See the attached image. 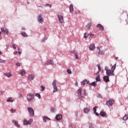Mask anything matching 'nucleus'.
<instances>
[{"label": "nucleus", "mask_w": 128, "mask_h": 128, "mask_svg": "<svg viewBox=\"0 0 128 128\" xmlns=\"http://www.w3.org/2000/svg\"><path fill=\"white\" fill-rule=\"evenodd\" d=\"M96 28H99V30H100L101 31H103V30H104V26H102V24H98L97 26H96Z\"/></svg>", "instance_id": "1a4fd4ad"}, {"label": "nucleus", "mask_w": 128, "mask_h": 128, "mask_svg": "<svg viewBox=\"0 0 128 128\" xmlns=\"http://www.w3.org/2000/svg\"><path fill=\"white\" fill-rule=\"evenodd\" d=\"M84 38H88V36H86V32L84 33Z\"/></svg>", "instance_id": "f704fd0d"}, {"label": "nucleus", "mask_w": 128, "mask_h": 128, "mask_svg": "<svg viewBox=\"0 0 128 128\" xmlns=\"http://www.w3.org/2000/svg\"><path fill=\"white\" fill-rule=\"evenodd\" d=\"M1 32H4V34H8V29L6 28H2Z\"/></svg>", "instance_id": "ddd939ff"}, {"label": "nucleus", "mask_w": 128, "mask_h": 128, "mask_svg": "<svg viewBox=\"0 0 128 128\" xmlns=\"http://www.w3.org/2000/svg\"><path fill=\"white\" fill-rule=\"evenodd\" d=\"M35 96H37V98H38L40 100V98H41L40 94L36 93L35 94Z\"/></svg>", "instance_id": "2f4dec72"}, {"label": "nucleus", "mask_w": 128, "mask_h": 128, "mask_svg": "<svg viewBox=\"0 0 128 128\" xmlns=\"http://www.w3.org/2000/svg\"><path fill=\"white\" fill-rule=\"evenodd\" d=\"M12 122L14 124L15 126H17V128H20V124H18V123L17 122L16 120H13Z\"/></svg>", "instance_id": "aec40b11"}, {"label": "nucleus", "mask_w": 128, "mask_h": 128, "mask_svg": "<svg viewBox=\"0 0 128 128\" xmlns=\"http://www.w3.org/2000/svg\"><path fill=\"white\" fill-rule=\"evenodd\" d=\"M58 18L60 22V24H62V22H64V16H62V15L58 14Z\"/></svg>", "instance_id": "6e6552de"}, {"label": "nucleus", "mask_w": 128, "mask_h": 128, "mask_svg": "<svg viewBox=\"0 0 128 128\" xmlns=\"http://www.w3.org/2000/svg\"><path fill=\"white\" fill-rule=\"evenodd\" d=\"M22 30H26V28H25L24 27H22Z\"/></svg>", "instance_id": "8fccbe9b"}, {"label": "nucleus", "mask_w": 128, "mask_h": 128, "mask_svg": "<svg viewBox=\"0 0 128 128\" xmlns=\"http://www.w3.org/2000/svg\"><path fill=\"white\" fill-rule=\"evenodd\" d=\"M52 86L54 88L53 92H56L58 90V87L56 86V80H54L52 83Z\"/></svg>", "instance_id": "7ed1b4c3"}, {"label": "nucleus", "mask_w": 128, "mask_h": 128, "mask_svg": "<svg viewBox=\"0 0 128 128\" xmlns=\"http://www.w3.org/2000/svg\"><path fill=\"white\" fill-rule=\"evenodd\" d=\"M18 51L20 52V48H18Z\"/></svg>", "instance_id": "4d7b16f0"}, {"label": "nucleus", "mask_w": 128, "mask_h": 128, "mask_svg": "<svg viewBox=\"0 0 128 128\" xmlns=\"http://www.w3.org/2000/svg\"><path fill=\"white\" fill-rule=\"evenodd\" d=\"M50 110H51V112H56V108H52Z\"/></svg>", "instance_id": "c9c22d12"}, {"label": "nucleus", "mask_w": 128, "mask_h": 128, "mask_svg": "<svg viewBox=\"0 0 128 128\" xmlns=\"http://www.w3.org/2000/svg\"><path fill=\"white\" fill-rule=\"evenodd\" d=\"M89 84H90V86H96V82H94Z\"/></svg>", "instance_id": "c85d7f7f"}, {"label": "nucleus", "mask_w": 128, "mask_h": 128, "mask_svg": "<svg viewBox=\"0 0 128 128\" xmlns=\"http://www.w3.org/2000/svg\"><path fill=\"white\" fill-rule=\"evenodd\" d=\"M43 120H44V122H46V117H44Z\"/></svg>", "instance_id": "a18cd8bd"}, {"label": "nucleus", "mask_w": 128, "mask_h": 128, "mask_svg": "<svg viewBox=\"0 0 128 128\" xmlns=\"http://www.w3.org/2000/svg\"><path fill=\"white\" fill-rule=\"evenodd\" d=\"M96 108H98V106H95L93 108V110L94 112V113L96 112Z\"/></svg>", "instance_id": "72a5a7b5"}, {"label": "nucleus", "mask_w": 128, "mask_h": 128, "mask_svg": "<svg viewBox=\"0 0 128 128\" xmlns=\"http://www.w3.org/2000/svg\"><path fill=\"white\" fill-rule=\"evenodd\" d=\"M28 110L30 114V116H34V109H32V107H28Z\"/></svg>", "instance_id": "20e7f679"}, {"label": "nucleus", "mask_w": 128, "mask_h": 128, "mask_svg": "<svg viewBox=\"0 0 128 128\" xmlns=\"http://www.w3.org/2000/svg\"><path fill=\"white\" fill-rule=\"evenodd\" d=\"M46 6H48L49 8H52V5L51 4H46Z\"/></svg>", "instance_id": "de8ad7c7"}, {"label": "nucleus", "mask_w": 128, "mask_h": 128, "mask_svg": "<svg viewBox=\"0 0 128 128\" xmlns=\"http://www.w3.org/2000/svg\"><path fill=\"white\" fill-rule=\"evenodd\" d=\"M128 120V115L126 114L124 117H123V120Z\"/></svg>", "instance_id": "c756f323"}, {"label": "nucleus", "mask_w": 128, "mask_h": 128, "mask_svg": "<svg viewBox=\"0 0 128 128\" xmlns=\"http://www.w3.org/2000/svg\"><path fill=\"white\" fill-rule=\"evenodd\" d=\"M72 52H74V50Z\"/></svg>", "instance_id": "338daca9"}, {"label": "nucleus", "mask_w": 128, "mask_h": 128, "mask_svg": "<svg viewBox=\"0 0 128 128\" xmlns=\"http://www.w3.org/2000/svg\"><path fill=\"white\" fill-rule=\"evenodd\" d=\"M0 54H2V52L0 51Z\"/></svg>", "instance_id": "e2e57ef3"}, {"label": "nucleus", "mask_w": 128, "mask_h": 128, "mask_svg": "<svg viewBox=\"0 0 128 128\" xmlns=\"http://www.w3.org/2000/svg\"><path fill=\"white\" fill-rule=\"evenodd\" d=\"M12 46L13 48H14V50H16V44H13L12 45Z\"/></svg>", "instance_id": "a19ab883"}, {"label": "nucleus", "mask_w": 128, "mask_h": 128, "mask_svg": "<svg viewBox=\"0 0 128 128\" xmlns=\"http://www.w3.org/2000/svg\"><path fill=\"white\" fill-rule=\"evenodd\" d=\"M77 94H78V96H79L80 98H82V89L79 88L77 90Z\"/></svg>", "instance_id": "dca6fc26"}, {"label": "nucleus", "mask_w": 128, "mask_h": 128, "mask_svg": "<svg viewBox=\"0 0 128 128\" xmlns=\"http://www.w3.org/2000/svg\"><path fill=\"white\" fill-rule=\"evenodd\" d=\"M76 14H78V12H76Z\"/></svg>", "instance_id": "bf43d9fd"}, {"label": "nucleus", "mask_w": 128, "mask_h": 128, "mask_svg": "<svg viewBox=\"0 0 128 128\" xmlns=\"http://www.w3.org/2000/svg\"><path fill=\"white\" fill-rule=\"evenodd\" d=\"M20 64H22L20 63H16V66H20Z\"/></svg>", "instance_id": "79ce46f5"}, {"label": "nucleus", "mask_w": 128, "mask_h": 128, "mask_svg": "<svg viewBox=\"0 0 128 128\" xmlns=\"http://www.w3.org/2000/svg\"><path fill=\"white\" fill-rule=\"evenodd\" d=\"M94 114H96V116H98V112H95V113H94Z\"/></svg>", "instance_id": "603ef678"}, {"label": "nucleus", "mask_w": 128, "mask_h": 128, "mask_svg": "<svg viewBox=\"0 0 128 128\" xmlns=\"http://www.w3.org/2000/svg\"><path fill=\"white\" fill-rule=\"evenodd\" d=\"M100 114L101 116H105V118H106V114L104 112H101Z\"/></svg>", "instance_id": "6ab92c4d"}, {"label": "nucleus", "mask_w": 128, "mask_h": 128, "mask_svg": "<svg viewBox=\"0 0 128 128\" xmlns=\"http://www.w3.org/2000/svg\"><path fill=\"white\" fill-rule=\"evenodd\" d=\"M47 64H54V62L52 60H50L48 61Z\"/></svg>", "instance_id": "bb28decb"}, {"label": "nucleus", "mask_w": 128, "mask_h": 128, "mask_svg": "<svg viewBox=\"0 0 128 128\" xmlns=\"http://www.w3.org/2000/svg\"><path fill=\"white\" fill-rule=\"evenodd\" d=\"M74 56H76V60H78V54L75 53V54H74Z\"/></svg>", "instance_id": "e433bc0d"}, {"label": "nucleus", "mask_w": 128, "mask_h": 128, "mask_svg": "<svg viewBox=\"0 0 128 128\" xmlns=\"http://www.w3.org/2000/svg\"><path fill=\"white\" fill-rule=\"evenodd\" d=\"M41 88H42V90H42V92H44V88H46V87L43 86H41Z\"/></svg>", "instance_id": "ea45409f"}, {"label": "nucleus", "mask_w": 128, "mask_h": 128, "mask_svg": "<svg viewBox=\"0 0 128 128\" xmlns=\"http://www.w3.org/2000/svg\"><path fill=\"white\" fill-rule=\"evenodd\" d=\"M89 128H94V126H92V124H90V125L89 126Z\"/></svg>", "instance_id": "37998d69"}, {"label": "nucleus", "mask_w": 128, "mask_h": 128, "mask_svg": "<svg viewBox=\"0 0 128 128\" xmlns=\"http://www.w3.org/2000/svg\"><path fill=\"white\" fill-rule=\"evenodd\" d=\"M76 86H78V84H76Z\"/></svg>", "instance_id": "774afa93"}, {"label": "nucleus", "mask_w": 128, "mask_h": 128, "mask_svg": "<svg viewBox=\"0 0 128 128\" xmlns=\"http://www.w3.org/2000/svg\"><path fill=\"white\" fill-rule=\"evenodd\" d=\"M34 94H32V93H30L28 94H27V100L28 102H32V100L34 98Z\"/></svg>", "instance_id": "f03ea898"}, {"label": "nucleus", "mask_w": 128, "mask_h": 128, "mask_svg": "<svg viewBox=\"0 0 128 128\" xmlns=\"http://www.w3.org/2000/svg\"><path fill=\"white\" fill-rule=\"evenodd\" d=\"M18 52L19 53V54H20H20H21V52H20V51H18Z\"/></svg>", "instance_id": "5fc2aeb1"}, {"label": "nucleus", "mask_w": 128, "mask_h": 128, "mask_svg": "<svg viewBox=\"0 0 128 128\" xmlns=\"http://www.w3.org/2000/svg\"><path fill=\"white\" fill-rule=\"evenodd\" d=\"M22 36L24 38H28V34L24 32L22 33Z\"/></svg>", "instance_id": "cd10ccee"}, {"label": "nucleus", "mask_w": 128, "mask_h": 128, "mask_svg": "<svg viewBox=\"0 0 128 128\" xmlns=\"http://www.w3.org/2000/svg\"><path fill=\"white\" fill-rule=\"evenodd\" d=\"M90 82L89 81H88L86 80H83V82H82V86H84L85 84H88Z\"/></svg>", "instance_id": "412c9836"}, {"label": "nucleus", "mask_w": 128, "mask_h": 128, "mask_svg": "<svg viewBox=\"0 0 128 128\" xmlns=\"http://www.w3.org/2000/svg\"><path fill=\"white\" fill-rule=\"evenodd\" d=\"M104 70L106 71V74L108 76H114V70L108 69L106 66L104 68Z\"/></svg>", "instance_id": "f257e3e1"}, {"label": "nucleus", "mask_w": 128, "mask_h": 128, "mask_svg": "<svg viewBox=\"0 0 128 128\" xmlns=\"http://www.w3.org/2000/svg\"><path fill=\"white\" fill-rule=\"evenodd\" d=\"M90 108H84V114H88L90 112Z\"/></svg>", "instance_id": "f3484780"}, {"label": "nucleus", "mask_w": 128, "mask_h": 128, "mask_svg": "<svg viewBox=\"0 0 128 128\" xmlns=\"http://www.w3.org/2000/svg\"><path fill=\"white\" fill-rule=\"evenodd\" d=\"M116 64H115L112 67V70H113V72H114V70H116Z\"/></svg>", "instance_id": "a878e982"}, {"label": "nucleus", "mask_w": 128, "mask_h": 128, "mask_svg": "<svg viewBox=\"0 0 128 128\" xmlns=\"http://www.w3.org/2000/svg\"><path fill=\"white\" fill-rule=\"evenodd\" d=\"M14 54H18V51L14 52Z\"/></svg>", "instance_id": "3c124183"}, {"label": "nucleus", "mask_w": 128, "mask_h": 128, "mask_svg": "<svg viewBox=\"0 0 128 128\" xmlns=\"http://www.w3.org/2000/svg\"><path fill=\"white\" fill-rule=\"evenodd\" d=\"M78 14H80V12L78 11Z\"/></svg>", "instance_id": "680f3d73"}, {"label": "nucleus", "mask_w": 128, "mask_h": 128, "mask_svg": "<svg viewBox=\"0 0 128 128\" xmlns=\"http://www.w3.org/2000/svg\"><path fill=\"white\" fill-rule=\"evenodd\" d=\"M70 12L71 13L74 12V5L72 4L70 6Z\"/></svg>", "instance_id": "a211bd4d"}, {"label": "nucleus", "mask_w": 128, "mask_h": 128, "mask_svg": "<svg viewBox=\"0 0 128 128\" xmlns=\"http://www.w3.org/2000/svg\"><path fill=\"white\" fill-rule=\"evenodd\" d=\"M62 118V115L60 114H58L56 116V120H60Z\"/></svg>", "instance_id": "f8f14e48"}, {"label": "nucleus", "mask_w": 128, "mask_h": 128, "mask_svg": "<svg viewBox=\"0 0 128 128\" xmlns=\"http://www.w3.org/2000/svg\"><path fill=\"white\" fill-rule=\"evenodd\" d=\"M90 26H92V22L88 23V24L86 26V28L88 30H90Z\"/></svg>", "instance_id": "7c9ffc66"}, {"label": "nucleus", "mask_w": 128, "mask_h": 128, "mask_svg": "<svg viewBox=\"0 0 128 128\" xmlns=\"http://www.w3.org/2000/svg\"><path fill=\"white\" fill-rule=\"evenodd\" d=\"M114 104V100H108L106 102V106H112V104Z\"/></svg>", "instance_id": "423d86ee"}, {"label": "nucleus", "mask_w": 128, "mask_h": 128, "mask_svg": "<svg viewBox=\"0 0 128 128\" xmlns=\"http://www.w3.org/2000/svg\"><path fill=\"white\" fill-rule=\"evenodd\" d=\"M0 63L6 62V60H2V59H0Z\"/></svg>", "instance_id": "58836bf2"}, {"label": "nucleus", "mask_w": 128, "mask_h": 128, "mask_svg": "<svg viewBox=\"0 0 128 128\" xmlns=\"http://www.w3.org/2000/svg\"><path fill=\"white\" fill-rule=\"evenodd\" d=\"M35 76L34 74H29L28 75V78L29 80H34V79Z\"/></svg>", "instance_id": "9d476101"}, {"label": "nucleus", "mask_w": 128, "mask_h": 128, "mask_svg": "<svg viewBox=\"0 0 128 128\" xmlns=\"http://www.w3.org/2000/svg\"><path fill=\"white\" fill-rule=\"evenodd\" d=\"M96 82H100V76L98 75L97 77L96 78Z\"/></svg>", "instance_id": "5701e85b"}, {"label": "nucleus", "mask_w": 128, "mask_h": 128, "mask_svg": "<svg viewBox=\"0 0 128 128\" xmlns=\"http://www.w3.org/2000/svg\"><path fill=\"white\" fill-rule=\"evenodd\" d=\"M67 72H68L69 74H72V70H70V69H68Z\"/></svg>", "instance_id": "4c0bfd02"}, {"label": "nucleus", "mask_w": 128, "mask_h": 128, "mask_svg": "<svg viewBox=\"0 0 128 128\" xmlns=\"http://www.w3.org/2000/svg\"><path fill=\"white\" fill-rule=\"evenodd\" d=\"M88 35L90 36L91 38H94V34H90Z\"/></svg>", "instance_id": "473e14b6"}, {"label": "nucleus", "mask_w": 128, "mask_h": 128, "mask_svg": "<svg viewBox=\"0 0 128 128\" xmlns=\"http://www.w3.org/2000/svg\"><path fill=\"white\" fill-rule=\"evenodd\" d=\"M98 96H99V98H102V95H100V94H99V95H98Z\"/></svg>", "instance_id": "864d4df0"}, {"label": "nucleus", "mask_w": 128, "mask_h": 128, "mask_svg": "<svg viewBox=\"0 0 128 128\" xmlns=\"http://www.w3.org/2000/svg\"><path fill=\"white\" fill-rule=\"evenodd\" d=\"M20 74L21 76H24V74H26V71L24 70H20Z\"/></svg>", "instance_id": "b1692460"}, {"label": "nucleus", "mask_w": 128, "mask_h": 128, "mask_svg": "<svg viewBox=\"0 0 128 128\" xmlns=\"http://www.w3.org/2000/svg\"><path fill=\"white\" fill-rule=\"evenodd\" d=\"M37 19L38 22L40 24H42V22H44V18H42V14H39Z\"/></svg>", "instance_id": "0eeeda50"}, {"label": "nucleus", "mask_w": 128, "mask_h": 128, "mask_svg": "<svg viewBox=\"0 0 128 128\" xmlns=\"http://www.w3.org/2000/svg\"><path fill=\"white\" fill-rule=\"evenodd\" d=\"M14 102V100L12 99V98L10 97L7 100L8 102Z\"/></svg>", "instance_id": "4468645a"}, {"label": "nucleus", "mask_w": 128, "mask_h": 128, "mask_svg": "<svg viewBox=\"0 0 128 128\" xmlns=\"http://www.w3.org/2000/svg\"><path fill=\"white\" fill-rule=\"evenodd\" d=\"M10 112H16V110H14V109H11L10 110Z\"/></svg>", "instance_id": "49530a36"}, {"label": "nucleus", "mask_w": 128, "mask_h": 128, "mask_svg": "<svg viewBox=\"0 0 128 128\" xmlns=\"http://www.w3.org/2000/svg\"><path fill=\"white\" fill-rule=\"evenodd\" d=\"M46 120H50V118L48 117H46Z\"/></svg>", "instance_id": "09e8293b"}, {"label": "nucleus", "mask_w": 128, "mask_h": 128, "mask_svg": "<svg viewBox=\"0 0 128 128\" xmlns=\"http://www.w3.org/2000/svg\"><path fill=\"white\" fill-rule=\"evenodd\" d=\"M109 76H106L103 77V80L105 82H110V78Z\"/></svg>", "instance_id": "9b49d317"}, {"label": "nucleus", "mask_w": 128, "mask_h": 128, "mask_svg": "<svg viewBox=\"0 0 128 128\" xmlns=\"http://www.w3.org/2000/svg\"><path fill=\"white\" fill-rule=\"evenodd\" d=\"M97 50H98V54H102V52L100 51V47H98Z\"/></svg>", "instance_id": "393cba45"}, {"label": "nucleus", "mask_w": 128, "mask_h": 128, "mask_svg": "<svg viewBox=\"0 0 128 128\" xmlns=\"http://www.w3.org/2000/svg\"><path fill=\"white\" fill-rule=\"evenodd\" d=\"M20 96H22V94H20Z\"/></svg>", "instance_id": "6e6d98bb"}, {"label": "nucleus", "mask_w": 128, "mask_h": 128, "mask_svg": "<svg viewBox=\"0 0 128 128\" xmlns=\"http://www.w3.org/2000/svg\"><path fill=\"white\" fill-rule=\"evenodd\" d=\"M33 120L32 119H30L28 120V121L24 120V126H28V124H32V123Z\"/></svg>", "instance_id": "39448f33"}, {"label": "nucleus", "mask_w": 128, "mask_h": 128, "mask_svg": "<svg viewBox=\"0 0 128 128\" xmlns=\"http://www.w3.org/2000/svg\"><path fill=\"white\" fill-rule=\"evenodd\" d=\"M38 7H39V8H42V6H39Z\"/></svg>", "instance_id": "69168bd1"}, {"label": "nucleus", "mask_w": 128, "mask_h": 128, "mask_svg": "<svg viewBox=\"0 0 128 128\" xmlns=\"http://www.w3.org/2000/svg\"><path fill=\"white\" fill-rule=\"evenodd\" d=\"M27 4H30V2H27Z\"/></svg>", "instance_id": "052dcab7"}, {"label": "nucleus", "mask_w": 128, "mask_h": 128, "mask_svg": "<svg viewBox=\"0 0 128 128\" xmlns=\"http://www.w3.org/2000/svg\"><path fill=\"white\" fill-rule=\"evenodd\" d=\"M98 72H100V65H98Z\"/></svg>", "instance_id": "c03bdc74"}, {"label": "nucleus", "mask_w": 128, "mask_h": 128, "mask_svg": "<svg viewBox=\"0 0 128 128\" xmlns=\"http://www.w3.org/2000/svg\"><path fill=\"white\" fill-rule=\"evenodd\" d=\"M96 48V46L94 44H92L90 46V50H94Z\"/></svg>", "instance_id": "4be33fe9"}, {"label": "nucleus", "mask_w": 128, "mask_h": 128, "mask_svg": "<svg viewBox=\"0 0 128 128\" xmlns=\"http://www.w3.org/2000/svg\"><path fill=\"white\" fill-rule=\"evenodd\" d=\"M0 34H2V32H0Z\"/></svg>", "instance_id": "0e129e2a"}, {"label": "nucleus", "mask_w": 128, "mask_h": 128, "mask_svg": "<svg viewBox=\"0 0 128 128\" xmlns=\"http://www.w3.org/2000/svg\"><path fill=\"white\" fill-rule=\"evenodd\" d=\"M84 96H86L85 92H84Z\"/></svg>", "instance_id": "13d9d810"}, {"label": "nucleus", "mask_w": 128, "mask_h": 128, "mask_svg": "<svg viewBox=\"0 0 128 128\" xmlns=\"http://www.w3.org/2000/svg\"><path fill=\"white\" fill-rule=\"evenodd\" d=\"M4 76H6L7 78H10L12 74L10 72H6L4 74Z\"/></svg>", "instance_id": "2eb2a0df"}]
</instances>
